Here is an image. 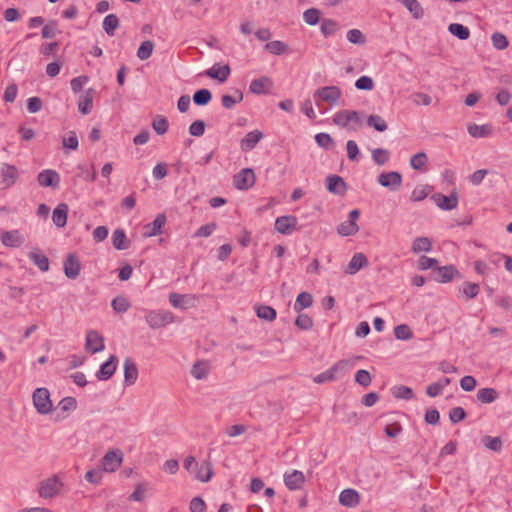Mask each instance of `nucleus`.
<instances>
[{
    "label": "nucleus",
    "instance_id": "a19ab883",
    "mask_svg": "<svg viewBox=\"0 0 512 512\" xmlns=\"http://www.w3.org/2000/svg\"><path fill=\"white\" fill-rule=\"evenodd\" d=\"M412 14L415 19H421L424 16L423 8L417 0H399Z\"/></svg>",
    "mask_w": 512,
    "mask_h": 512
},
{
    "label": "nucleus",
    "instance_id": "0e129e2a",
    "mask_svg": "<svg viewBox=\"0 0 512 512\" xmlns=\"http://www.w3.org/2000/svg\"><path fill=\"white\" fill-rule=\"evenodd\" d=\"M295 325L301 330H310L313 327V320L308 314H299L295 320Z\"/></svg>",
    "mask_w": 512,
    "mask_h": 512
},
{
    "label": "nucleus",
    "instance_id": "69168bd1",
    "mask_svg": "<svg viewBox=\"0 0 512 512\" xmlns=\"http://www.w3.org/2000/svg\"><path fill=\"white\" fill-rule=\"evenodd\" d=\"M479 285L477 283L464 282L460 291L469 299L475 298L479 293Z\"/></svg>",
    "mask_w": 512,
    "mask_h": 512
},
{
    "label": "nucleus",
    "instance_id": "4468645a",
    "mask_svg": "<svg viewBox=\"0 0 512 512\" xmlns=\"http://www.w3.org/2000/svg\"><path fill=\"white\" fill-rule=\"evenodd\" d=\"M166 221L167 219L164 213L158 214L153 222L143 226V237L147 238L161 234Z\"/></svg>",
    "mask_w": 512,
    "mask_h": 512
},
{
    "label": "nucleus",
    "instance_id": "c756f323",
    "mask_svg": "<svg viewBox=\"0 0 512 512\" xmlns=\"http://www.w3.org/2000/svg\"><path fill=\"white\" fill-rule=\"evenodd\" d=\"M195 300L193 295H183L178 293H171L169 295V301L175 308L187 309L189 308Z\"/></svg>",
    "mask_w": 512,
    "mask_h": 512
},
{
    "label": "nucleus",
    "instance_id": "423d86ee",
    "mask_svg": "<svg viewBox=\"0 0 512 512\" xmlns=\"http://www.w3.org/2000/svg\"><path fill=\"white\" fill-rule=\"evenodd\" d=\"M19 178V172L16 166L3 163L0 166V185L2 189L12 187Z\"/></svg>",
    "mask_w": 512,
    "mask_h": 512
},
{
    "label": "nucleus",
    "instance_id": "6e6d98bb",
    "mask_svg": "<svg viewBox=\"0 0 512 512\" xmlns=\"http://www.w3.org/2000/svg\"><path fill=\"white\" fill-rule=\"evenodd\" d=\"M428 162V157L425 152H418L410 159V165L415 170H422Z\"/></svg>",
    "mask_w": 512,
    "mask_h": 512
},
{
    "label": "nucleus",
    "instance_id": "412c9836",
    "mask_svg": "<svg viewBox=\"0 0 512 512\" xmlns=\"http://www.w3.org/2000/svg\"><path fill=\"white\" fill-rule=\"evenodd\" d=\"M273 86V82L270 78L263 76L251 81L249 90L251 93L256 95L267 94L268 90Z\"/></svg>",
    "mask_w": 512,
    "mask_h": 512
},
{
    "label": "nucleus",
    "instance_id": "58836bf2",
    "mask_svg": "<svg viewBox=\"0 0 512 512\" xmlns=\"http://www.w3.org/2000/svg\"><path fill=\"white\" fill-rule=\"evenodd\" d=\"M213 475V466L210 461H204L196 474V478L201 482H208Z\"/></svg>",
    "mask_w": 512,
    "mask_h": 512
},
{
    "label": "nucleus",
    "instance_id": "72a5a7b5",
    "mask_svg": "<svg viewBox=\"0 0 512 512\" xmlns=\"http://www.w3.org/2000/svg\"><path fill=\"white\" fill-rule=\"evenodd\" d=\"M468 133L474 138H482L491 135L492 127L488 124H472L468 126Z\"/></svg>",
    "mask_w": 512,
    "mask_h": 512
},
{
    "label": "nucleus",
    "instance_id": "864d4df0",
    "mask_svg": "<svg viewBox=\"0 0 512 512\" xmlns=\"http://www.w3.org/2000/svg\"><path fill=\"white\" fill-rule=\"evenodd\" d=\"M390 158V152L384 148H375L372 150V159L377 165H384Z\"/></svg>",
    "mask_w": 512,
    "mask_h": 512
},
{
    "label": "nucleus",
    "instance_id": "e433bc0d",
    "mask_svg": "<svg viewBox=\"0 0 512 512\" xmlns=\"http://www.w3.org/2000/svg\"><path fill=\"white\" fill-rule=\"evenodd\" d=\"M102 26L109 36H114L116 29L119 27V18L115 14H109L104 18Z\"/></svg>",
    "mask_w": 512,
    "mask_h": 512
},
{
    "label": "nucleus",
    "instance_id": "338daca9",
    "mask_svg": "<svg viewBox=\"0 0 512 512\" xmlns=\"http://www.w3.org/2000/svg\"><path fill=\"white\" fill-rule=\"evenodd\" d=\"M466 416L467 413L462 407H454L449 411V419L453 424H457L463 421Z\"/></svg>",
    "mask_w": 512,
    "mask_h": 512
},
{
    "label": "nucleus",
    "instance_id": "603ef678",
    "mask_svg": "<svg viewBox=\"0 0 512 512\" xmlns=\"http://www.w3.org/2000/svg\"><path fill=\"white\" fill-rule=\"evenodd\" d=\"M152 127L158 135H163L167 132L169 123L166 117L157 115L152 122Z\"/></svg>",
    "mask_w": 512,
    "mask_h": 512
},
{
    "label": "nucleus",
    "instance_id": "5fc2aeb1",
    "mask_svg": "<svg viewBox=\"0 0 512 512\" xmlns=\"http://www.w3.org/2000/svg\"><path fill=\"white\" fill-rule=\"evenodd\" d=\"M111 306L115 312L124 313L130 308V302L124 296H117L112 300Z\"/></svg>",
    "mask_w": 512,
    "mask_h": 512
},
{
    "label": "nucleus",
    "instance_id": "ddd939ff",
    "mask_svg": "<svg viewBox=\"0 0 512 512\" xmlns=\"http://www.w3.org/2000/svg\"><path fill=\"white\" fill-rule=\"evenodd\" d=\"M433 272L435 274L434 279L440 283L451 282L455 276L461 277L460 272L454 265L436 267Z\"/></svg>",
    "mask_w": 512,
    "mask_h": 512
},
{
    "label": "nucleus",
    "instance_id": "bb28decb",
    "mask_svg": "<svg viewBox=\"0 0 512 512\" xmlns=\"http://www.w3.org/2000/svg\"><path fill=\"white\" fill-rule=\"evenodd\" d=\"M339 502L345 507H355L360 502V495L354 489H344L339 495Z\"/></svg>",
    "mask_w": 512,
    "mask_h": 512
},
{
    "label": "nucleus",
    "instance_id": "9b49d317",
    "mask_svg": "<svg viewBox=\"0 0 512 512\" xmlns=\"http://www.w3.org/2000/svg\"><path fill=\"white\" fill-rule=\"evenodd\" d=\"M378 183L391 191H397L402 185V175L396 171L383 172L378 177Z\"/></svg>",
    "mask_w": 512,
    "mask_h": 512
},
{
    "label": "nucleus",
    "instance_id": "bf43d9fd",
    "mask_svg": "<svg viewBox=\"0 0 512 512\" xmlns=\"http://www.w3.org/2000/svg\"><path fill=\"white\" fill-rule=\"evenodd\" d=\"M320 11L316 8H309L303 13V18L306 24L316 25L320 20Z\"/></svg>",
    "mask_w": 512,
    "mask_h": 512
},
{
    "label": "nucleus",
    "instance_id": "e2e57ef3",
    "mask_svg": "<svg viewBox=\"0 0 512 512\" xmlns=\"http://www.w3.org/2000/svg\"><path fill=\"white\" fill-rule=\"evenodd\" d=\"M104 471L99 467L86 472L85 479L94 485H99L102 481Z\"/></svg>",
    "mask_w": 512,
    "mask_h": 512
},
{
    "label": "nucleus",
    "instance_id": "0eeeda50",
    "mask_svg": "<svg viewBox=\"0 0 512 512\" xmlns=\"http://www.w3.org/2000/svg\"><path fill=\"white\" fill-rule=\"evenodd\" d=\"M255 173L251 168H244L234 175L233 184L239 190H248L255 184Z\"/></svg>",
    "mask_w": 512,
    "mask_h": 512
},
{
    "label": "nucleus",
    "instance_id": "4d7b16f0",
    "mask_svg": "<svg viewBox=\"0 0 512 512\" xmlns=\"http://www.w3.org/2000/svg\"><path fill=\"white\" fill-rule=\"evenodd\" d=\"M394 335L399 340H409L413 337L411 328L406 324L396 326L394 328Z\"/></svg>",
    "mask_w": 512,
    "mask_h": 512
},
{
    "label": "nucleus",
    "instance_id": "09e8293b",
    "mask_svg": "<svg viewBox=\"0 0 512 512\" xmlns=\"http://www.w3.org/2000/svg\"><path fill=\"white\" fill-rule=\"evenodd\" d=\"M265 49L274 55H282L288 51V45L282 41L275 40L268 42Z\"/></svg>",
    "mask_w": 512,
    "mask_h": 512
},
{
    "label": "nucleus",
    "instance_id": "f03ea898",
    "mask_svg": "<svg viewBox=\"0 0 512 512\" xmlns=\"http://www.w3.org/2000/svg\"><path fill=\"white\" fill-rule=\"evenodd\" d=\"M146 323L152 329H158L172 323L173 313L166 310H150L145 315Z\"/></svg>",
    "mask_w": 512,
    "mask_h": 512
},
{
    "label": "nucleus",
    "instance_id": "aec40b11",
    "mask_svg": "<svg viewBox=\"0 0 512 512\" xmlns=\"http://www.w3.org/2000/svg\"><path fill=\"white\" fill-rule=\"evenodd\" d=\"M327 190L335 195L343 196L346 193L347 185L342 177L338 175H329L326 178Z\"/></svg>",
    "mask_w": 512,
    "mask_h": 512
},
{
    "label": "nucleus",
    "instance_id": "f8f14e48",
    "mask_svg": "<svg viewBox=\"0 0 512 512\" xmlns=\"http://www.w3.org/2000/svg\"><path fill=\"white\" fill-rule=\"evenodd\" d=\"M64 274L69 279H76L81 272V263L75 253H69L63 263Z\"/></svg>",
    "mask_w": 512,
    "mask_h": 512
},
{
    "label": "nucleus",
    "instance_id": "7c9ffc66",
    "mask_svg": "<svg viewBox=\"0 0 512 512\" xmlns=\"http://www.w3.org/2000/svg\"><path fill=\"white\" fill-rule=\"evenodd\" d=\"M112 245L116 250H126L130 247V240L126 237L123 229H116L112 234Z\"/></svg>",
    "mask_w": 512,
    "mask_h": 512
},
{
    "label": "nucleus",
    "instance_id": "7ed1b4c3",
    "mask_svg": "<svg viewBox=\"0 0 512 512\" xmlns=\"http://www.w3.org/2000/svg\"><path fill=\"white\" fill-rule=\"evenodd\" d=\"M33 404L39 414L45 415L52 411L53 404L47 388H37L32 395Z\"/></svg>",
    "mask_w": 512,
    "mask_h": 512
},
{
    "label": "nucleus",
    "instance_id": "f257e3e1",
    "mask_svg": "<svg viewBox=\"0 0 512 512\" xmlns=\"http://www.w3.org/2000/svg\"><path fill=\"white\" fill-rule=\"evenodd\" d=\"M348 365L349 362L347 360H340L333 364L328 370L316 375L313 381L318 384L334 381L346 373Z\"/></svg>",
    "mask_w": 512,
    "mask_h": 512
},
{
    "label": "nucleus",
    "instance_id": "cd10ccee",
    "mask_svg": "<svg viewBox=\"0 0 512 512\" xmlns=\"http://www.w3.org/2000/svg\"><path fill=\"white\" fill-rule=\"evenodd\" d=\"M205 74L212 78L218 80L220 83L225 82L230 75V67L229 65L220 66L219 64H214L210 69H208Z\"/></svg>",
    "mask_w": 512,
    "mask_h": 512
},
{
    "label": "nucleus",
    "instance_id": "4c0bfd02",
    "mask_svg": "<svg viewBox=\"0 0 512 512\" xmlns=\"http://www.w3.org/2000/svg\"><path fill=\"white\" fill-rule=\"evenodd\" d=\"M448 31L460 40H467L470 37V30L468 27L459 23H451L448 26Z\"/></svg>",
    "mask_w": 512,
    "mask_h": 512
},
{
    "label": "nucleus",
    "instance_id": "b1692460",
    "mask_svg": "<svg viewBox=\"0 0 512 512\" xmlns=\"http://www.w3.org/2000/svg\"><path fill=\"white\" fill-rule=\"evenodd\" d=\"M124 383L126 386H131L135 384L138 379V368L136 364L130 359L126 358L124 360Z\"/></svg>",
    "mask_w": 512,
    "mask_h": 512
},
{
    "label": "nucleus",
    "instance_id": "c03bdc74",
    "mask_svg": "<svg viewBox=\"0 0 512 512\" xmlns=\"http://www.w3.org/2000/svg\"><path fill=\"white\" fill-rule=\"evenodd\" d=\"M212 99V93L206 88L197 90L193 95V102L197 106H205Z\"/></svg>",
    "mask_w": 512,
    "mask_h": 512
},
{
    "label": "nucleus",
    "instance_id": "6e6552de",
    "mask_svg": "<svg viewBox=\"0 0 512 512\" xmlns=\"http://www.w3.org/2000/svg\"><path fill=\"white\" fill-rule=\"evenodd\" d=\"M341 95V90L337 86L321 87L314 92L315 98H319L331 105L337 104Z\"/></svg>",
    "mask_w": 512,
    "mask_h": 512
},
{
    "label": "nucleus",
    "instance_id": "c85d7f7f",
    "mask_svg": "<svg viewBox=\"0 0 512 512\" xmlns=\"http://www.w3.org/2000/svg\"><path fill=\"white\" fill-rule=\"evenodd\" d=\"M94 94L95 90L90 88L79 97L78 110L81 114L87 115L91 112Z\"/></svg>",
    "mask_w": 512,
    "mask_h": 512
},
{
    "label": "nucleus",
    "instance_id": "5701e85b",
    "mask_svg": "<svg viewBox=\"0 0 512 512\" xmlns=\"http://www.w3.org/2000/svg\"><path fill=\"white\" fill-rule=\"evenodd\" d=\"M1 242L6 247H20L24 238L18 230L5 231L1 234Z\"/></svg>",
    "mask_w": 512,
    "mask_h": 512
},
{
    "label": "nucleus",
    "instance_id": "a878e982",
    "mask_svg": "<svg viewBox=\"0 0 512 512\" xmlns=\"http://www.w3.org/2000/svg\"><path fill=\"white\" fill-rule=\"evenodd\" d=\"M69 207L66 203L58 204L52 212V221L58 228H63L67 223Z\"/></svg>",
    "mask_w": 512,
    "mask_h": 512
},
{
    "label": "nucleus",
    "instance_id": "f3484780",
    "mask_svg": "<svg viewBox=\"0 0 512 512\" xmlns=\"http://www.w3.org/2000/svg\"><path fill=\"white\" fill-rule=\"evenodd\" d=\"M118 358L115 355H111L107 361H105L100 369L96 373V377L100 381H106L110 379L116 371Z\"/></svg>",
    "mask_w": 512,
    "mask_h": 512
},
{
    "label": "nucleus",
    "instance_id": "2f4dec72",
    "mask_svg": "<svg viewBox=\"0 0 512 512\" xmlns=\"http://www.w3.org/2000/svg\"><path fill=\"white\" fill-rule=\"evenodd\" d=\"M313 304V297L308 292H301L298 294L294 303V310L300 313L303 309L311 307Z\"/></svg>",
    "mask_w": 512,
    "mask_h": 512
},
{
    "label": "nucleus",
    "instance_id": "2eb2a0df",
    "mask_svg": "<svg viewBox=\"0 0 512 512\" xmlns=\"http://www.w3.org/2000/svg\"><path fill=\"white\" fill-rule=\"evenodd\" d=\"M59 481L56 475L42 481L39 486V494L43 498H52L59 493Z\"/></svg>",
    "mask_w": 512,
    "mask_h": 512
},
{
    "label": "nucleus",
    "instance_id": "49530a36",
    "mask_svg": "<svg viewBox=\"0 0 512 512\" xmlns=\"http://www.w3.org/2000/svg\"><path fill=\"white\" fill-rule=\"evenodd\" d=\"M338 28H339V25L335 20L325 18L321 22L320 29H321V33L323 34L324 37H329V36L334 35L336 33V31L338 30Z\"/></svg>",
    "mask_w": 512,
    "mask_h": 512
},
{
    "label": "nucleus",
    "instance_id": "774afa93",
    "mask_svg": "<svg viewBox=\"0 0 512 512\" xmlns=\"http://www.w3.org/2000/svg\"><path fill=\"white\" fill-rule=\"evenodd\" d=\"M206 123L203 120H195L189 126V134L194 137H200L205 132Z\"/></svg>",
    "mask_w": 512,
    "mask_h": 512
},
{
    "label": "nucleus",
    "instance_id": "20e7f679",
    "mask_svg": "<svg viewBox=\"0 0 512 512\" xmlns=\"http://www.w3.org/2000/svg\"><path fill=\"white\" fill-rule=\"evenodd\" d=\"M123 462V452L120 449H111L101 459V469L104 472H115Z\"/></svg>",
    "mask_w": 512,
    "mask_h": 512
},
{
    "label": "nucleus",
    "instance_id": "473e14b6",
    "mask_svg": "<svg viewBox=\"0 0 512 512\" xmlns=\"http://www.w3.org/2000/svg\"><path fill=\"white\" fill-rule=\"evenodd\" d=\"M28 257L40 269V271L46 272L49 270V259L46 255L36 251H30Z\"/></svg>",
    "mask_w": 512,
    "mask_h": 512
},
{
    "label": "nucleus",
    "instance_id": "13d9d810",
    "mask_svg": "<svg viewBox=\"0 0 512 512\" xmlns=\"http://www.w3.org/2000/svg\"><path fill=\"white\" fill-rule=\"evenodd\" d=\"M347 40L352 44L364 45L366 37L359 29H351L347 32Z\"/></svg>",
    "mask_w": 512,
    "mask_h": 512
},
{
    "label": "nucleus",
    "instance_id": "ea45409f",
    "mask_svg": "<svg viewBox=\"0 0 512 512\" xmlns=\"http://www.w3.org/2000/svg\"><path fill=\"white\" fill-rule=\"evenodd\" d=\"M392 395L397 399L411 400L414 398L413 390L404 385H395L391 389Z\"/></svg>",
    "mask_w": 512,
    "mask_h": 512
},
{
    "label": "nucleus",
    "instance_id": "c9c22d12",
    "mask_svg": "<svg viewBox=\"0 0 512 512\" xmlns=\"http://www.w3.org/2000/svg\"><path fill=\"white\" fill-rule=\"evenodd\" d=\"M255 311L258 318L266 321H273L277 316L276 310L273 307L267 305H256Z\"/></svg>",
    "mask_w": 512,
    "mask_h": 512
},
{
    "label": "nucleus",
    "instance_id": "dca6fc26",
    "mask_svg": "<svg viewBox=\"0 0 512 512\" xmlns=\"http://www.w3.org/2000/svg\"><path fill=\"white\" fill-rule=\"evenodd\" d=\"M37 181L42 187L57 188L60 183V176L55 170L45 169L38 174Z\"/></svg>",
    "mask_w": 512,
    "mask_h": 512
},
{
    "label": "nucleus",
    "instance_id": "8fccbe9b",
    "mask_svg": "<svg viewBox=\"0 0 512 512\" xmlns=\"http://www.w3.org/2000/svg\"><path fill=\"white\" fill-rule=\"evenodd\" d=\"M153 49L154 43L151 40H145L137 50V57L140 60H147L152 55Z\"/></svg>",
    "mask_w": 512,
    "mask_h": 512
},
{
    "label": "nucleus",
    "instance_id": "f704fd0d",
    "mask_svg": "<svg viewBox=\"0 0 512 512\" xmlns=\"http://www.w3.org/2000/svg\"><path fill=\"white\" fill-rule=\"evenodd\" d=\"M498 398V392L494 388H482L477 392V399L481 403L489 404Z\"/></svg>",
    "mask_w": 512,
    "mask_h": 512
},
{
    "label": "nucleus",
    "instance_id": "9d476101",
    "mask_svg": "<svg viewBox=\"0 0 512 512\" xmlns=\"http://www.w3.org/2000/svg\"><path fill=\"white\" fill-rule=\"evenodd\" d=\"M431 199L441 210L450 211L455 209L458 205V194L456 191H452L449 196L442 193H435L431 196Z\"/></svg>",
    "mask_w": 512,
    "mask_h": 512
},
{
    "label": "nucleus",
    "instance_id": "37998d69",
    "mask_svg": "<svg viewBox=\"0 0 512 512\" xmlns=\"http://www.w3.org/2000/svg\"><path fill=\"white\" fill-rule=\"evenodd\" d=\"M235 94H238V97H233L228 94L222 95L221 104L225 109H233L237 103H240L243 100L244 95L241 90L236 89Z\"/></svg>",
    "mask_w": 512,
    "mask_h": 512
},
{
    "label": "nucleus",
    "instance_id": "a18cd8bd",
    "mask_svg": "<svg viewBox=\"0 0 512 512\" xmlns=\"http://www.w3.org/2000/svg\"><path fill=\"white\" fill-rule=\"evenodd\" d=\"M367 125L369 127H373L378 132H384L388 128V125L386 121L383 119V117L377 114H372L368 116Z\"/></svg>",
    "mask_w": 512,
    "mask_h": 512
},
{
    "label": "nucleus",
    "instance_id": "6ab92c4d",
    "mask_svg": "<svg viewBox=\"0 0 512 512\" xmlns=\"http://www.w3.org/2000/svg\"><path fill=\"white\" fill-rule=\"evenodd\" d=\"M284 483L289 490H299L305 483V476L299 470H293L284 474Z\"/></svg>",
    "mask_w": 512,
    "mask_h": 512
},
{
    "label": "nucleus",
    "instance_id": "3c124183",
    "mask_svg": "<svg viewBox=\"0 0 512 512\" xmlns=\"http://www.w3.org/2000/svg\"><path fill=\"white\" fill-rule=\"evenodd\" d=\"M432 190V187L430 185H420L415 187V189L412 191L410 199L413 202H419L424 200L429 192Z\"/></svg>",
    "mask_w": 512,
    "mask_h": 512
},
{
    "label": "nucleus",
    "instance_id": "4be33fe9",
    "mask_svg": "<svg viewBox=\"0 0 512 512\" xmlns=\"http://www.w3.org/2000/svg\"><path fill=\"white\" fill-rule=\"evenodd\" d=\"M263 138V133L259 130H253L245 135L240 141V148L243 152L251 151Z\"/></svg>",
    "mask_w": 512,
    "mask_h": 512
},
{
    "label": "nucleus",
    "instance_id": "393cba45",
    "mask_svg": "<svg viewBox=\"0 0 512 512\" xmlns=\"http://www.w3.org/2000/svg\"><path fill=\"white\" fill-rule=\"evenodd\" d=\"M369 262L367 257L363 253H356L351 258L345 273L354 275L356 274L360 269L368 266Z\"/></svg>",
    "mask_w": 512,
    "mask_h": 512
},
{
    "label": "nucleus",
    "instance_id": "a211bd4d",
    "mask_svg": "<svg viewBox=\"0 0 512 512\" xmlns=\"http://www.w3.org/2000/svg\"><path fill=\"white\" fill-rule=\"evenodd\" d=\"M297 218L293 215L280 216L275 220V229L284 235H288L297 226Z\"/></svg>",
    "mask_w": 512,
    "mask_h": 512
},
{
    "label": "nucleus",
    "instance_id": "052dcab7",
    "mask_svg": "<svg viewBox=\"0 0 512 512\" xmlns=\"http://www.w3.org/2000/svg\"><path fill=\"white\" fill-rule=\"evenodd\" d=\"M355 382L362 387H368L372 382V376L369 371L360 369L355 374Z\"/></svg>",
    "mask_w": 512,
    "mask_h": 512
},
{
    "label": "nucleus",
    "instance_id": "79ce46f5",
    "mask_svg": "<svg viewBox=\"0 0 512 512\" xmlns=\"http://www.w3.org/2000/svg\"><path fill=\"white\" fill-rule=\"evenodd\" d=\"M432 248V243L427 237H417L414 239L412 243V251L415 254L420 252H429Z\"/></svg>",
    "mask_w": 512,
    "mask_h": 512
},
{
    "label": "nucleus",
    "instance_id": "de8ad7c7",
    "mask_svg": "<svg viewBox=\"0 0 512 512\" xmlns=\"http://www.w3.org/2000/svg\"><path fill=\"white\" fill-rule=\"evenodd\" d=\"M484 446L494 452H500L503 447V441L500 437L484 436L482 437Z\"/></svg>",
    "mask_w": 512,
    "mask_h": 512
},
{
    "label": "nucleus",
    "instance_id": "1a4fd4ad",
    "mask_svg": "<svg viewBox=\"0 0 512 512\" xmlns=\"http://www.w3.org/2000/svg\"><path fill=\"white\" fill-rule=\"evenodd\" d=\"M105 348L103 336L96 330H89L86 334L85 350L91 354L103 351Z\"/></svg>",
    "mask_w": 512,
    "mask_h": 512
},
{
    "label": "nucleus",
    "instance_id": "39448f33",
    "mask_svg": "<svg viewBox=\"0 0 512 512\" xmlns=\"http://www.w3.org/2000/svg\"><path fill=\"white\" fill-rule=\"evenodd\" d=\"M360 216L358 209H353L349 212L348 221H344L337 226V232L341 236H353L359 232L357 220Z\"/></svg>",
    "mask_w": 512,
    "mask_h": 512
},
{
    "label": "nucleus",
    "instance_id": "680f3d73",
    "mask_svg": "<svg viewBox=\"0 0 512 512\" xmlns=\"http://www.w3.org/2000/svg\"><path fill=\"white\" fill-rule=\"evenodd\" d=\"M493 46L498 50H503L508 47L509 41L507 37L500 32H495L491 37Z\"/></svg>",
    "mask_w": 512,
    "mask_h": 512
}]
</instances>
